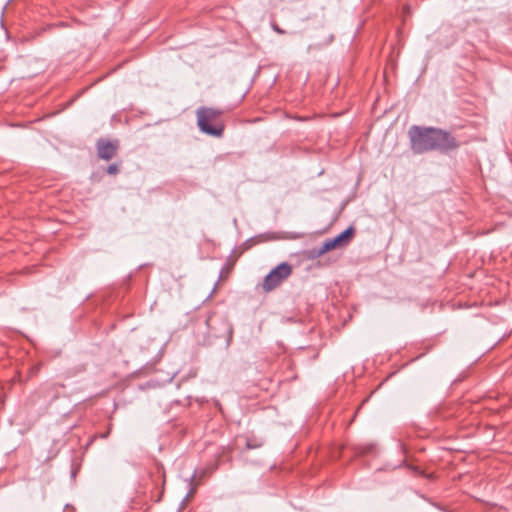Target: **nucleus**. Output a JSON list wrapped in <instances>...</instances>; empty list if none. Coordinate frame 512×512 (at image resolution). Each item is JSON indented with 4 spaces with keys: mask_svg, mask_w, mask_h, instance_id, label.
I'll list each match as a JSON object with an SVG mask.
<instances>
[{
    "mask_svg": "<svg viewBox=\"0 0 512 512\" xmlns=\"http://www.w3.org/2000/svg\"><path fill=\"white\" fill-rule=\"evenodd\" d=\"M353 235V228L349 227L332 239H327L318 250H314L315 256L319 257L326 252L344 246Z\"/></svg>",
    "mask_w": 512,
    "mask_h": 512,
    "instance_id": "nucleus-4",
    "label": "nucleus"
},
{
    "mask_svg": "<svg viewBox=\"0 0 512 512\" xmlns=\"http://www.w3.org/2000/svg\"><path fill=\"white\" fill-rule=\"evenodd\" d=\"M291 273L292 267L290 264L286 262L279 264L266 275L262 284L263 291L271 292L286 280Z\"/></svg>",
    "mask_w": 512,
    "mask_h": 512,
    "instance_id": "nucleus-3",
    "label": "nucleus"
},
{
    "mask_svg": "<svg viewBox=\"0 0 512 512\" xmlns=\"http://www.w3.org/2000/svg\"><path fill=\"white\" fill-rule=\"evenodd\" d=\"M410 148L415 154L430 151L448 153L459 147L457 139L448 131L435 127L413 125L408 131Z\"/></svg>",
    "mask_w": 512,
    "mask_h": 512,
    "instance_id": "nucleus-1",
    "label": "nucleus"
},
{
    "mask_svg": "<svg viewBox=\"0 0 512 512\" xmlns=\"http://www.w3.org/2000/svg\"><path fill=\"white\" fill-rule=\"evenodd\" d=\"M118 172H119V166L116 163L110 164L107 167V173L109 175H116V174H118Z\"/></svg>",
    "mask_w": 512,
    "mask_h": 512,
    "instance_id": "nucleus-7",
    "label": "nucleus"
},
{
    "mask_svg": "<svg viewBox=\"0 0 512 512\" xmlns=\"http://www.w3.org/2000/svg\"><path fill=\"white\" fill-rule=\"evenodd\" d=\"M118 147V140L100 138L96 143L98 156L105 161L111 160L116 155Z\"/></svg>",
    "mask_w": 512,
    "mask_h": 512,
    "instance_id": "nucleus-5",
    "label": "nucleus"
},
{
    "mask_svg": "<svg viewBox=\"0 0 512 512\" xmlns=\"http://www.w3.org/2000/svg\"><path fill=\"white\" fill-rule=\"evenodd\" d=\"M262 446V442L259 441L256 438L253 439H247L246 441V448L247 449H256Z\"/></svg>",
    "mask_w": 512,
    "mask_h": 512,
    "instance_id": "nucleus-6",
    "label": "nucleus"
},
{
    "mask_svg": "<svg viewBox=\"0 0 512 512\" xmlns=\"http://www.w3.org/2000/svg\"><path fill=\"white\" fill-rule=\"evenodd\" d=\"M221 110L200 107L196 111L197 125L201 132L214 136L220 137L224 131V124L221 120Z\"/></svg>",
    "mask_w": 512,
    "mask_h": 512,
    "instance_id": "nucleus-2",
    "label": "nucleus"
},
{
    "mask_svg": "<svg viewBox=\"0 0 512 512\" xmlns=\"http://www.w3.org/2000/svg\"><path fill=\"white\" fill-rule=\"evenodd\" d=\"M371 449H372V447H370L369 449H367V450H365V451H361V453H362V454L368 453Z\"/></svg>",
    "mask_w": 512,
    "mask_h": 512,
    "instance_id": "nucleus-9",
    "label": "nucleus"
},
{
    "mask_svg": "<svg viewBox=\"0 0 512 512\" xmlns=\"http://www.w3.org/2000/svg\"><path fill=\"white\" fill-rule=\"evenodd\" d=\"M272 29L277 33V34H285V31L283 29H281L276 23H272Z\"/></svg>",
    "mask_w": 512,
    "mask_h": 512,
    "instance_id": "nucleus-8",
    "label": "nucleus"
}]
</instances>
